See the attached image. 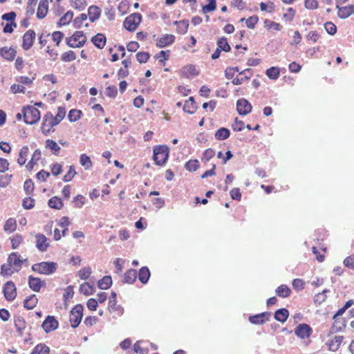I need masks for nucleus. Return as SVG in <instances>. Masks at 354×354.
Here are the masks:
<instances>
[{"instance_id": "nucleus-29", "label": "nucleus", "mask_w": 354, "mask_h": 354, "mask_svg": "<svg viewBox=\"0 0 354 354\" xmlns=\"http://www.w3.org/2000/svg\"><path fill=\"white\" fill-rule=\"evenodd\" d=\"M230 135V130L225 127H221L217 130L214 134L217 140H225L229 138Z\"/></svg>"}, {"instance_id": "nucleus-50", "label": "nucleus", "mask_w": 354, "mask_h": 354, "mask_svg": "<svg viewBox=\"0 0 354 354\" xmlns=\"http://www.w3.org/2000/svg\"><path fill=\"white\" fill-rule=\"evenodd\" d=\"M264 25L268 29H274L276 30H280L282 28V26L279 24L270 21L269 19L265 20Z\"/></svg>"}, {"instance_id": "nucleus-16", "label": "nucleus", "mask_w": 354, "mask_h": 354, "mask_svg": "<svg viewBox=\"0 0 354 354\" xmlns=\"http://www.w3.org/2000/svg\"><path fill=\"white\" fill-rule=\"evenodd\" d=\"M36 246L41 252L46 251L49 243L47 238L44 234H39L36 235Z\"/></svg>"}, {"instance_id": "nucleus-41", "label": "nucleus", "mask_w": 354, "mask_h": 354, "mask_svg": "<svg viewBox=\"0 0 354 354\" xmlns=\"http://www.w3.org/2000/svg\"><path fill=\"white\" fill-rule=\"evenodd\" d=\"M82 111L77 109H71L68 115V118L71 122H76L81 118Z\"/></svg>"}, {"instance_id": "nucleus-10", "label": "nucleus", "mask_w": 354, "mask_h": 354, "mask_svg": "<svg viewBox=\"0 0 354 354\" xmlns=\"http://www.w3.org/2000/svg\"><path fill=\"white\" fill-rule=\"evenodd\" d=\"M236 109L240 115H247L251 112L252 105L247 100L242 98L237 101Z\"/></svg>"}, {"instance_id": "nucleus-2", "label": "nucleus", "mask_w": 354, "mask_h": 354, "mask_svg": "<svg viewBox=\"0 0 354 354\" xmlns=\"http://www.w3.org/2000/svg\"><path fill=\"white\" fill-rule=\"evenodd\" d=\"M22 113L24 122L28 124L37 123L41 117L39 111L32 106L24 107L22 110Z\"/></svg>"}, {"instance_id": "nucleus-63", "label": "nucleus", "mask_w": 354, "mask_h": 354, "mask_svg": "<svg viewBox=\"0 0 354 354\" xmlns=\"http://www.w3.org/2000/svg\"><path fill=\"white\" fill-rule=\"evenodd\" d=\"M52 37L53 41L56 42V45L59 46L64 37V34L60 31H55L53 33Z\"/></svg>"}, {"instance_id": "nucleus-25", "label": "nucleus", "mask_w": 354, "mask_h": 354, "mask_svg": "<svg viewBox=\"0 0 354 354\" xmlns=\"http://www.w3.org/2000/svg\"><path fill=\"white\" fill-rule=\"evenodd\" d=\"M137 278V272L134 269H129L126 272L124 277V282L129 284L133 283Z\"/></svg>"}, {"instance_id": "nucleus-37", "label": "nucleus", "mask_w": 354, "mask_h": 354, "mask_svg": "<svg viewBox=\"0 0 354 354\" xmlns=\"http://www.w3.org/2000/svg\"><path fill=\"white\" fill-rule=\"evenodd\" d=\"M73 17V12L71 11H68L64 16H62L59 19L58 21V25L61 26L69 24L71 21Z\"/></svg>"}, {"instance_id": "nucleus-45", "label": "nucleus", "mask_w": 354, "mask_h": 354, "mask_svg": "<svg viewBox=\"0 0 354 354\" xmlns=\"http://www.w3.org/2000/svg\"><path fill=\"white\" fill-rule=\"evenodd\" d=\"M46 147L49 148L53 153L57 154L60 150V147L58 146L57 142L53 140H46Z\"/></svg>"}, {"instance_id": "nucleus-3", "label": "nucleus", "mask_w": 354, "mask_h": 354, "mask_svg": "<svg viewBox=\"0 0 354 354\" xmlns=\"http://www.w3.org/2000/svg\"><path fill=\"white\" fill-rule=\"evenodd\" d=\"M57 268V263L50 261H43L32 266V270L41 274H50L55 272Z\"/></svg>"}, {"instance_id": "nucleus-1", "label": "nucleus", "mask_w": 354, "mask_h": 354, "mask_svg": "<svg viewBox=\"0 0 354 354\" xmlns=\"http://www.w3.org/2000/svg\"><path fill=\"white\" fill-rule=\"evenodd\" d=\"M169 149L166 145H159L153 148V160L156 165L162 166L169 157Z\"/></svg>"}, {"instance_id": "nucleus-27", "label": "nucleus", "mask_w": 354, "mask_h": 354, "mask_svg": "<svg viewBox=\"0 0 354 354\" xmlns=\"http://www.w3.org/2000/svg\"><path fill=\"white\" fill-rule=\"evenodd\" d=\"M150 277V272L147 267H142L139 271L138 279L142 283H146Z\"/></svg>"}, {"instance_id": "nucleus-6", "label": "nucleus", "mask_w": 354, "mask_h": 354, "mask_svg": "<svg viewBox=\"0 0 354 354\" xmlns=\"http://www.w3.org/2000/svg\"><path fill=\"white\" fill-rule=\"evenodd\" d=\"M84 306L81 304L76 305L71 311L70 322L73 328H76L80 324L83 316Z\"/></svg>"}, {"instance_id": "nucleus-44", "label": "nucleus", "mask_w": 354, "mask_h": 354, "mask_svg": "<svg viewBox=\"0 0 354 354\" xmlns=\"http://www.w3.org/2000/svg\"><path fill=\"white\" fill-rule=\"evenodd\" d=\"M185 169L189 171H195L199 167L198 160H190L185 165Z\"/></svg>"}, {"instance_id": "nucleus-52", "label": "nucleus", "mask_w": 354, "mask_h": 354, "mask_svg": "<svg viewBox=\"0 0 354 354\" xmlns=\"http://www.w3.org/2000/svg\"><path fill=\"white\" fill-rule=\"evenodd\" d=\"M24 189L28 195L32 194L34 190V184L31 179H28L25 181L24 185Z\"/></svg>"}, {"instance_id": "nucleus-36", "label": "nucleus", "mask_w": 354, "mask_h": 354, "mask_svg": "<svg viewBox=\"0 0 354 354\" xmlns=\"http://www.w3.org/2000/svg\"><path fill=\"white\" fill-rule=\"evenodd\" d=\"M80 162L86 170L89 169L92 167L91 158L86 154L83 153L80 156Z\"/></svg>"}, {"instance_id": "nucleus-64", "label": "nucleus", "mask_w": 354, "mask_h": 354, "mask_svg": "<svg viewBox=\"0 0 354 354\" xmlns=\"http://www.w3.org/2000/svg\"><path fill=\"white\" fill-rule=\"evenodd\" d=\"M344 263L345 266L354 269V256L346 257L344 261Z\"/></svg>"}, {"instance_id": "nucleus-18", "label": "nucleus", "mask_w": 354, "mask_h": 354, "mask_svg": "<svg viewBox=\"0 0 354 354\" xmlns=\"http://www.w3.org/2000/svg\"><path fill=\"white\" fill-rule=\"evenodd\" d=\"M239 75H243V77H241V78L236 77L233 79L232 82L233 84L239 85L241 84L244 80H249L252 75V70L250 68H247L245 70L242 71L241 72H239Z\"/></svg>"}, {"instance_id": "nucleus-38", "label": "nucleus", "mask_w": 354, "mask_h": 354, "mask_svg": "<svg viewBox=\"0 0 354 354\" xmlns=\"http://www.w3.org/2000/svg\"><path fill=\"white\" fill-rule=\"evenodd\" d=\"M217 47L225 52H229L231 49L225 37H221L218 40Z\"/></svg>"}, {"instance_id": "nucleus-51", "label": "nucleus", "mask_w": 354, "mask_h": 354, "mask_svg": "<svg viewBox=\"0 0 354 354\" xmlns=\"http://www.w3.org/2000/svg\"><path fill=\"white\" fill-rule=\"evenodd\" d=\"M150 57L149 53L145 52H139L136 54V59L140 64L146 63Z\"/></svg>"}, {"instance_id": "nucleus-21", "label": "nucleus", "mask_w": 354, "mask_h": 354, "mask_svg": "<svg viewBox=\"0 0 354 354\" xmlns=\"http://www.w3.org/2000/svg\"><path fill=\"white\" fill-rule=\"evenodd\" d=\"M101 15V10L96 6H91L88 9V15L89 16V20L91 22H94L98 19Z\"/></svg>"}, {"instance_id": "nucleus-30", "label": "nucleus", "mask_w": 354, "mask_h": 354, "mask_svg": "<svg viewBox=\"0 0 354 354\" xmlns=\"http://www.w3.org/2000/svg\"><path fill=\"white\" fill-rule=\"evenodd\" d=\"M112 284V279L110 276H104L102 279H100L98 283L97 286L100 289L102 290H106Z\"/></svg>"}, {"instance_id": "nucleus-55", "label": "nucleus", "mask_w": 354, "mask_h": 354, "mask_svg": "<svg viewBox=\"0 0 354 354\" xmlns=\"http://www.w3.org/2000/svg\"><path fill=\"white\" fill-rule=\"evenodd\" d=\"M75 174H76V171H75L74 167L70 166L68 171L63 177V180L64 182H68L72 180V178H73V176Z\"/></svg>"}, {"instance_id": "nucleus-8", "label": "nucleus", "mask_w": 354, "mask_h": 354, "mask_svg": "<svg viewBox=\"0 0 354 354\" xmlns=\"http://www.w3.org/2000/svg\"><path fill=\"white\" fill-rule=\"evenodd\" d=\"M3 295L8 301H12L17 296V288L12 281H8L3 287Z\"/></svg>"}, {"instance_id": "nucleus-15", "label": "nucleus", "mask_w": 354, "mask_h": 354, "mask_svg": "<svg viewBox=\"0 0 354 354\" xmlns=\"http://www.w3.org/2000/svg\"><path fill=\"white\" fill-rule=\"evenodd\" d=\"M338 9L337 15L341 19H346L354 14V6H348L344 7L336 6Z\"/></svg>"}, {"instance_id": "nucleus-54", "label": "nucleus", "mask_w": 354, "mask_h": 354, "mask_svg": "<svg viewBox=\"0 0 354 354\" xmlns=\"http://www.w3.org/2000/svg\"><path fill=\"white\" fill-rule=\"evenodd\" d=\"M324 28H325L326 32L331 35H335L337 32V27L332 22H326L324 24Z\"/></svg>"}, {"instance_id": "nucleus-48", "label": "nucleus", "mask_w": 354, "mask_h": 354, "mask_svg": "<svg viewBox=\"0 0 354 354\" xmlns=\"http://www.w3.org/2000/svg\"><path fill=\"white\" fill-rule=\"evenodd\" d=\"M15 326L17 330L21 332L26 327V322L23 317H17L15 319Z\"/></svg>"}, {"instance_id": "nucleus-28", "label": "nucleus", "mask_w": 354, "mask_h": 354, "mask_svg": "<svg viewBox=\"0 0 354 354\" xmlns=\"http://www.w3.org/2000/svg\"><path fill=\"white\" fill-rule=\"evenodd\" d=\"M28 152H29V149H28V147H27V146H24L21 149L19 155V158L17 160V162L20 165H25L26 160H27V156L28 155Z\"/></svg>"}, {"instance_id": "nucleus-31", "label": "nucleus", "mask_w": 354, "mask_h": 354, "mask_svg": "<svg viewBox=\"0 0 354 354\" xmlns=\"http://www.w3.org/2000/svg\"><path fill=\"white\" fill-rule=\"evenodd\" d=\"M37 298L35 295H32L24 301V307L27 309L34 308L37 304Z\"/></svg>"}, {"instance_id": "nucleus-35", "label": "nucleus", "mask_w": 354, "mask_h": 354, "mask_svg": "<svg viewBox=\"0 0 354 354\" xmlns=\"http://www.w3.org/2000/svg\"><path fill=\"white\" fill-rule=\"evenodd\" d=\"M291 292L290 289L286 285H281L276 290V293L281 297H287Z\"/></svg>"}, {"instance_id": "nucleus-4", "label": "nucleus", "mask_w": 354, "mask_h": 354, "mask_svg": "<svg viewBox=\"0 0 354 354\" xmlns=\"http://www.w3.org/2000/svg\"><path fill=\"white\" fill-rule=\"evenodd\" d=\"M66 41L71 48H79L85 44L86 37L82 31H76L71 37L66 38Z\"/></svg>"}, {"instance_id": "nucleus-60", "label": "nucleus", "mask_w": 354, "mask_h": 354, "mask_svg": "<svg viewBox=\"0 0 354 354\" xmlns=\"http://www.w3.org/2000/svg\"><path fill=\"white\" fill-rule=\"evenodd\" d=\"M117 93L118 89L115 86H109L106 88V95L110 97H115Z\"/></svg>"}, {"instance_id": "nucleus-62", "label": "nucleus", "mask_w": 354, "mask_h": 354, "mask_svg": "<svg viewBox=\"0 0 354 354\" xmlns=\"http://www.w3.org/2000/svg\"><path fill=\"white\" fill-rule=\"evenodd\" d=\"M22 240L23 239L21 235L16 234L15 236H14L11 239L12 248H17L21 243Z\"/></svg>"}, {"instance_id": "nucleus-57", "label": "nucleus", "mask_w": 354, "mask_h": 354, "mask_svg": "<svg viewBox=\"0 0 354 354\" xmlns=\"http://www.w3.org/2000/svg\"><path fill=\"white\" fill-rule=\"evenodd\" d=\"M35 200L30 197L26 198L23 201V207L26 209L32 208L35 205Z\"/></svg>"}, {"instance_id": "nucleus-33", "label": "nucleus", "mask_w": 354, "mask_h": 354, "mask_svg": "<svg viewBox=\"0 0 354 354\" xmlns=\"http://www.w3.org/2000/svg\"><path fill=\"white\" fill-rule=\"evenodd\" d=\"M174 24L177 26L176 29L178 33L185 34L187 32L189 26L188 21H175Z\"/></svg>"}, {"instance_id": "nucleus-9", "label": "nucleus", "mask_w": 354, "mask_h": 354, "mask_svg": "<svg viewBox=\"0 0 354 354\" xmlns=\"http://www.w3.org/2000/svg\"><path fill=\"white\" fill-rule=\"evenodd\" d=\"M35 39V32L32 30H28L23 36L22 48L27 50L33 45Z\"/></svg>"}, {"instance_id": "nucleus-59", "label": "nucleus", "mask_w": 354, "mask_h": 354, "mask_svg": "<svg viewBox=\"0 0 354 354\" xmlns=\"http://www.w3.org/2000/svg\"><path fill=\"white\" fill-rule=\"evenodd\" d=\"M91 274L90 268H84L79 271V276L82 279H87Z\"/></svg>"}, {"instance_id": "nucleus-58", "label": "nucleus", "mask_w": 354, "mask_h": 354, "mask_svg": "<svg viewBox=\"0 0 354 354\" xmlns=\"http://www.w3.org/2000/svg\"><path fill=\"white\" fill-rule=\"evenodd\" d=\"M326 290H324L322 292L318 293L315 297V303L317 304H321L324 302L326 298Z\"/></svg>"}, {"instance_id": "nucleus-46", "label": "nucleus", "mask_w": 354, "mask_h": 354, "mask_svg": "<svg viewBox=\"0 0 354 354\" xmlns=\"http://www.w3.org/2000/svg\"><path fill=\"white\" fill-rule=\"evenodd\" d=\"M61 59L63 62H72L76 59V55H75V53H74V51L68 50L67 52L64 53L62 55Z\"/></svg>"}, {"instance_id": "nucleus-42", "label": "nucleus", "mask_w": 354, "mask_h": 354, "mask_svg": "<svg viewBox=\"0 0 354 354\" xmlns=\"http://www.w3.org/2000/svg\"><path fill=\"white\" fill-rule=\"evenodd\" d=\"M50 349L45 344H38L31 354H49Z\"/></svg>"}, {"instance_id": "nucleus-43", "label": "nucleus", "mask_w": 354, "mask_h": 354, "mask_svg": "<svg viewBox=\"0 0 354 354\" xmlns=\"http://www.w3.org/2000/svg\"><path fill=\"white\" fill-rule=\"evenodd\" d=\"M183 74L188 77L189 75L196 76L198 75V72L196 67L194 65H188L183 68Z\"/></svg>"}, {"instance_id": "nucleus-61", "label": "nucleus", "mask_w": 354, "mask_h": 354, "mask_svg": "<svg viewBox=\"0 0 354 354\" xmlns=\"http://www.w3.org/2000/svg\"><path fill=\"white\" fill-rule=\"evenodd\" d=\"M257 22L258 17L256 16H252L245 21L246 26L250 28H254Z\"/></svg>"}, {"instance_id": "nucleus-24", "label": "nucleus", "mask_w": 354, "mask_h": 354, "mask_svg": "<svg viewBox=\"0 0 354 354\" xmlns=\"http://www.w3.org/2000/svg\"><path fill=\"white\" fill-rule=\"evenodd\" d=\"M289 315L288 310L286 308H281L277 310L274 313V319L280 322H285Z\"/></svg>"}, {"instance_id": "nucleus-17", "label": "nucleus", "mask_w": 354, "mask_h": 354, "mask_svg": "<svg viewBox=\"0 0 354 354\" xmlns=\"http://www.w3.org/2000/svg\"><path fill=\"white\" fill-rule=\"evenodd\" d=\"M270 317V313H262L254 316H250L249 320L254 324H262L266 320H268Z\"/></svg>"}, {"instance_id": "nucleus-40", "label": "nucleus", "mask_w": 354, "mask_h": 354, "mask_svg": "<svg viewBox=\"0 0 354 354\" xmlns=\"http://www.w3.org/2000/svg\"><path fill=\"white\" fill-rule=\"evenodd\" d=\"M15 272L13 269V267L8 263L3 264L1 268V274L3 276L10 277L12 274Z\"/></svg>"}, {"instance_id": "nucleus-47", "label": "nucleus", "mask_w": 354, "mask_h": 354, "mask_svg": "<svg viewBox=\"0 0 354 354\" xmlns=\"http://www.w3.org/2000/svg\"><path fill=\"white\" fill-rule=\"evenodd\" d=\"M266 75L272 80H276L279 75V69L277 67H271L266 71Z\"/></svg>"}, {"instance_id": "nucleus-13", "label": "nucleus", "mask_w": 354, "mask_h": 354, "mask_svg": "<svg viewBox=\"0 0 354 354\" xmlns=\"http://www.w3.org/2000/svg\"><path fill=\"white\" fill-rule=\"evenodd\" d=\"M175 36L171 34H166L158 39L156 46L159 48H164L174 42Z\"/></svg>"}, {"instance_id": "nucleus-5", "label": "nucleus", "mask_w": 354, "mask_h": 354, "mask_svg": "<svg viewBox=\"0 0 354 354\" xmlns=\"http://www.w3.org/2000/svg\"><path fill=\"white\" fill-rule=\"evenodd\" d=\"M142 20V15L139 13H133L128 16L124 21L123 25L129 31L133 32L136 30Z\"/></svg>"}, {"instance_id": "nucleus-23", "label": "nucleus", "mask_w": 354, "mask_h": 354, "mask_svg": "<svg viewBox=\"0 0 354 354\" xmlns=\"http://www.w3.org/2000/svg\"><path fill=\"white\" fill-rule=\"evenodd\" d=\"M91 41L97 48L102 49L104 47L106 44V39L103 34L98 33L95 36L92 37Z\"/></svg>"}, {"instance_id": "nucleus-19", "label": "nucleus", "mask_w": 354, "mask_h": 354, "mask_svg": "<svg viewBox=\"0 0 354 354\" xmlns=\"http://www.w3.org/2000/svg\"><path fill=\"white\" fill-rule=\"evenodd\" d=\"M16 50L12 48L3 47L0 49V55L7 60L12 61L16 56Z\"/></svg>"}, {"instance_id": "nucleus-53", "label": "nucleus", "mask_w": 354, "mask_h": 354, "mask_svg": "<svg viewBox=\"0 0 354 354\" xmlns=\"http://www.w3.org/2000/svg\"><path fill=\"white\" fill-rule=\"evenodd\" d=\"M216 8V0H209L208 4L203 7V12L214 11Z\"/></svg>"}, {"instance_id": "nucleus-26", "label": "nucleus", "mask_w": 354, "mask_h": 354, "mask_svg": "<svg viewBox=\"0 0 354 354\" xmlns=\"http://www.w3.org/2000/svg\"><path fill=\"white\" fill-rule=\"evenodd\" d=\"M40 158H41V151L39 149H36L32 156L31 160L27 164L26 168L30 171L32 170L33 169L34 165L40 159Z\"/></svg>"}, {"instance_id": "nucleus-56", "label": "nucleus", "mask_w": 354, "mask_h": 354, "mask_svg": "<svg viewBox=\"0 0 354 354\" xmlns=\"http://www.w3.org/2000/svg\"><path fill=\"white\" fill-rule=\"evenodd\" d=\"M53 126L50 122L43 121L41 129L44 134H48L50 132Z\"/></svg>"}, {"instance_id": "nucleus-12", "label": "nucleus", "mask_w": 354, "mask_h": 354, "mask_svg": "<svg viewBox=\"0 0 354 354\" xmlns=\"http://www.w3.org/2000/svg\"><path fill=\"white\" fill-rule=\"evenodd\" d=\"M28 285L33 291L39 292L41 288L45 286V281H41L39 278L30 276L28 277Z\"/></svg>"}, {"instance_id": "nucleus-32", "label": "nucleus", "mask_w": 354, "mask_h": 354, "mask_svg": "<svg viewBox=\"0 0 354 354\" xmlns=\"http://www.w3.org/2000/svg\"><path fill=\"white\" fill-rule=\"evenodd\" d=\"M50 207L60 209L63 207L64 204L61 200V198L54 196L51 198L48 203Z\"/></svg>"}, {"instance_id": "nucleus-11", "label": "nucleus", "mask_w": 354, "mask_h": 354, "mask_svg": "<svg viewBox=\"0 0 354 354\" xmlns=\"http://www.w3.org/2000/svg\"><path fill=\"white\" fill-rule=\"evenodd\" d=\"M26 260L21 259L16 252H12L8 258V263L13 267L15 272H18L21 269V264Z\"/></svg>"}, {"instance_id": "nucleus-14", "label": "nucleus", "mask_w": 354, "mask_h": 354, "mask_svg": "<svg viewBox=\"0 0 354 354\" xmlns=\"http://www.w3.org/2000/svg\"><path fill=\"white\" fill-rule=\"evenodd\" d=\"M295 332L298 337L304 339L310 336L311 328L308 325L302 324L297 326Z\"/></svg>"}, {"instance_id": "nucleus-39", "label": "nucleus", "mask_w": 354, "mask_h": 354, "mask_svg": "<svg viewBox=\"0 0 354 354\" xmlns=\"http://www.w3.org/2000/svg\"><path fill=\"white\" fill-rule=\"evenodd\" d=\"M80 291L85 295H90L93 293L94 288L88 283H84L80 286Z\"/></svg>"}, {"instance_id": "nucleus-20", "label": "nucleus", "mask_w": 354, "mask_h": 354, "mask_svg": "<svg viewBox=\"0 0 354 354\" xmlns=\"http://www.w3.org/2000/svg\"><path fill=\"white\" fill-rule=\"evenodd\" d=\"M48 0H41L37 12V17L39 19H43L48 12Z\"/></svg>"}, {"instance_id": "nucleus-7", "label": "nucleus", "mask_w": 354, "mask_h": 354, "mask_svg": "<svg viewBox=\"0 0 354 354\" xmlns=\"http://www.w3.org/2000/svg\"><path fill=\"white\" fill-rule=\"evenodd\" d=\"M59 326V322L54 316L48 315L43 322L41 327L46 333L56 330Z\"/></svg>"}, {"instance_id": "nucleus-49", "label": "nucleus", "mask_w": 354, "mask_h": 354, "mask_svg": "<svg viewBox=\"0 0 354 354\" xmlns=\"http://www.w3.org/2000/svg\"><path fill=\"white\" fill-rule=\"evenodd\" d=\"M88 18V15L86 14L82 13L80 17H76L73 21L74 26L76 28H79L82 26L83 22L86 21Z\"/></svg>"}, {"instance_id": "nucleus-22", "label": "nucleus", "mask_w": 354, "mask_h": 354, "mask_svg": "<svg viewBox=\"0 0 354 354\" xmlns=\"http://www.w3.org/2000/svg\"><path fill=\"white\" fill-rule=\"evenodd\" d=\"M197 109L196 104L193 97H190L188 100L185 101L183 106V111L189 114H193Z\"/></svg>"}, {"instance_id": "nucleus-34", "label": "nucleus", "mask_w": 354, "mask_h": 354, "mask_svg": "<svg viewBox=\"0 0 354 354\" xmlns=\"http://www.w3.org/2000/svg\"><path fill=\"white\" fill-rule=\"evenodd\" d=\"M17 222L16 220L10 218L8 219L4 225V230L10 233L13 232L16 230Z\"/></svg>"}]
</instances>
